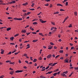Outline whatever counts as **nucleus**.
<instances>
[{"label": "nucleus", "instance_id": "nucleus-1", "mask_svg": "<svg viewBox=\"0 0 78 78\" xmlns=\"http://www.w3.org/2000/svg\"><path fill=\"white\" fill-rule=\"evenodd\" d=\"M52 56V55L51 54H49L48 55L47 57V59H50V58H51Z\"/></svg>", "mask_w": 78, "mask_h": 78}, {"label": "nucleus", "instance_id": "nucleus-2", "mask_svg": "<svg viewBox=\"0 0 78 78\" xmlns=\"http://www.w3.org/2000/svg\"><path fill=\"white\" fill-rule=\"evenodd\" d=\"M23 71L22 70H17L15 71V73H20L21 72H23Z\"/></svg>", "mask_w": 78, "mask_h": 78}, {"label": "nucleus", "instance_id": "nucleus-3", "mask_svg": "<svg viewBox=\"0 0 78 78\" xmlns=\"http://www.w3.org/2000/svg\"><path fill=\"white\" fill-rule=\"evenodd\" d=\"M61 76H66H66H67L66 75V74H64V72L63 73H62L61 74Z\"/></svg>", "mask_w": 78, "mask_h": 78}, {"label": "nucleus", "instance_id": "nucleus-4", "mask_svg": "<svg viewBox=\"0 0 78 78\" xmlns=\"http://www.w3.org/2000/svg\"><path fill=\"white\" fill-rule=\"evenodd\" d=\"M40 21L41 22V23H45V22H47V21H43V20L41 19H40Z\"/></svg>", "mask_w": 78, "mask_h": 78}, {"label": "nucleus", "instance_id": "nucleus-5", "mask_svg": "<svg viewBox=\"0 0 78 78\" xmlns=\"http://www.w3.org/2000/svg\"><path fill=\"white\" fill-rule=\"evenodd\" d=\"M64 61L65 62L69 63V59L67 58H66V59L64 60Z\"/></svg>", "mask_w": 78, "mask_h": 78}, {"label": "nucleus", "instance_id": "nucleus-6", "mask_svg": "<svg viewBox=\"0 0 78 78\" xmlns=\"http://www.w3.org/2000/svg\"><path fill=\"white\" fill-rule=\"evenodd\" d=\"M27 32V31L25 30H21V33H25Z\"/></svg>", "mask_w": 78, "mask_h": 78}, {"label": "nucleus", "instance_id": "nucleus-7", "mask_svg": "<svg viewBox=\"0 0 78 78\" xmlns=\"http://www.w3.org/2000/svg\"><path fill=\"white\" fill-rule=\"evenodd\" d=\"M14 71H12L10 72L9 73L11 75H13L14 73Z\"/></svg>", "mask_w": 78, "mask_h": 78}, {"label": "nucleus", "instance_id": "nucleus-8", "mask_svg": "<svg viewBox=\"0 0 78 78\" xmlns=\"http://www.w3.org/2000/svg\"><path fill=\"white\" fill-rule=\"evenodd\" d=\"M28 4V2H26L25 3L23 4V6H27V5Z\"/></svg>", "mask_w": 78, "mask_h": 78}, {"label": "nucleus", "instance_id": "nucleus-9", "mask_svg": "<svg viewBox=\"0 0 78 78\" xmlns=\"http://www.w3.org/2000/svg\"><path fill=\"white\" fill-rule=\"evenodd\" d=\"M57 6H62V7L63 6V5H62L61 4H57Z\"/></svg>", "mask_w": 78, "mask_h": 78}, {"label": "nucleus", "instance_id": "nucleus-10", "mask_svg": "<svg viewBox=\"0 0 78 78\" xmlns=\"http://www.w3.org/2000/svg\"><path fill=\"white\" fill-rule=\"evenodd\" d=\"M58 64V63H57V62H56V63H54L51 66H55V65H56V64Z\"/></svg>", "mask_w": 78, "mask_h": 78}, {"label": "nucleus", "instance_id": "nucleus-11", "mask_svg": "<svg viewBox=\"0 0 78 78\" xmlns=\"http://www.w3.org/2000/svg\"><path fill=\"white\" fill-rule=\"evenodd\" d=\"M59 52L60 53H63L64 52V51L63 50H60L59 51Z\"/></svg>", "mask_w": 78, "mask_h": 78}, {"label": "nucleus", "instance_id": "nucleus-12", "mask_svg": "<svg viewBox=\"0 0 78 78\" xmlns=\"http://www.w3.org/2000/svg\"><path fill=\"white\" fill-rule=\"evenodd\" d=\"M11 27H9L7 29V31H9V30H11Z\"/></svg>", "mask_w": 78, "mask_h": 78}, {"label": "nucleus", "instance_id": "nucleus-13", "mask_svg": "<svg viewBox=\"0 0 78 78\" xmlns=\"http://www.w3.org/2000/svg\"><path fill=\"white\" fill-rule=\"evenodd\" d=\"M59 69H55V70H54V72H58V71H59Z\"/></svg>", "mask_w": 78, "mask_h": 78}, {"label": "nucleus", "instance_id": "nucleus-14", "mask_svg": "<svg viewBox=\"0 0 78 78\" xmlns=\"http://www.w3.org/2000/svg\"><path fill=\"white\" fill-rule=\"evenodd\" d=\"M59 13V12H55L54 13V14H58Z\"/></svg>", "mask_w": 78, "mask_h": 78}, {"label": "nucleus", "instance_id": "nucleus-15", "mask_svg": "<svg viewBox=\"0 0 78 78\" xmlns=\"http://www.w3.org/2000/svg\"><path fill=\"white\" fill-rule=\"evenodd\" d=\"M39 35H41V36H44L43 35V34L42 33H39Z\"/></svg>", "mask_w": 78, "mask_h": 78}, {"label": "nucleus", "instance_id": "nucleus-16", "mask_svg": "<svg viewBox=\"0 0 78 78\" xmlns=\"http://www.w3.org/2000/svg\"><path fill=\"white\" fill-rule=\"evenodd\" d=\"M37 41H38L37 40H34L32 42H37Z\"/></svg>", "mask_w": 78, "mask_h": 78}, {"label": "nucleus", "instance_id": "nucleus-17", "mask_svg": "<svg viewBox=\"0 0 78 78\" xmlns=\"http://www.w3.org/2000/svg\"><path fill=\"white\" fill-rule=\"evenodd\" d=\"M53 48V46H51V47H49L48 48V50H51V49H52Z\"/></svg>", "mask_w": 78, "mask_h": 78}, {"label": "nucleus", "instance_id": "nucleus-18", "mask_svg": "<svg viewBox=\"0 0 78 78\" xmlns=\"http://www.w3.org/2000/svg\"><path fill=\"white\" fill-rule=\"evenodd\" d=\"M14 38V37H11L10 39L11 41H13Z\"/></svg>", "mask_w": 78, "mask_h": 78}, {"label": "nucleus", "instance_id": "nucleus-19", "mask_svg": "<svg viewBox=\"0 0 78 78\" xmlns=\"http://www.w3.org/2000/svg\"><path fill=\"white\" fill-rule=\"evenodd\" d=\"M36 61H37V59L36 58L34 59L33 60L34 62H35Z\"/></svg>", "mask_w": 78, "mask_h": 78}, {"label": "nucleus", "instance_id": "nucleus-20", "mask_svg": "<svg viewBox=\"0 0 78 78\" xmlns=\"http://www.w3.org/2000/svg\"><path fill=\"white\" fill-rule=\"evenodd\" d=\"M11 62V61L7 60L5 62H6V63H8V62Z\"/></svg>", "mask_w": 78, "mask_h": 78}, {"label": "nucleus", "instance_id": "nucleus-21", "mask_svg": "<svg viewBox=\"0 0 78 78\" xmlns=\"http://www.w3.org/2000/svg\"><path fill=\"white\" fill-rule=\"evenodd\" d=\"M6 27H2L0 28V29H3V28H6Z\"/></svg>", "mask_w": 78, "mask_h": 78}, {"label": "nucleus", "instance_id": "nucleus-22", "mask_svg": "<svg viewBox=\"0 0 78 78\" xmlns=\"http://www.w3.org/2000/svg\"><path fill=\"white\" fill-rule=\"evenodd\" d=\"M16 51H17V50L16 49H15L14 51L12 52V53H15V52H16Z\"/></svg>", "mask_w": 78, "mask_h": 78}, {"label": "nucleus", "instance_id": "nucleus-23", "mask_svg": "<svg viewBox=\"0 0 78 78\" xmlns=\"http://www.w3.org/2000/svg\"><path fill=\"white\" fill-rule=\"evenodd\" d=\"M73 72H72L70 74V75H69V77H70V76H72V75L73 74Z\"/></svg>", "mask_w": 78, "mask_h": 78}, {"label": "nucleus", "instance_id": "nucleus-24", "mask_svg": "<svg viewBox=\"0 0 78 78\" xmlns=\"http://www.w3.org/2000/svg\"><path fill=\"white\" fill-rule=\"evenodd\" d=\"M37 23L36 22H34L33 23V25H36V24H37Z\"/></svg>", "mask_w": 78, "mask_h": 78}, {"label": "nucleus", "instance_id": "nucleus-25", "mask_svg": "<svg viewBox=\"0 0 78 78\" xmlns=\"http://www.w3.org/2000/svg\"><path fill=\"white\" fill-rule=\"evenodd\" d=\"M74 14L75 16H77V12H74Z\"/></svg>", "mask_w": 78, "mask_h": 78}, {"label": "nucleus", "instance_id": "nucleus-26", "mask_svg": "<svg viewBox=\"0 0 78 78\" xmlns=\"http://www.w3.org/2000/svg\"><path fill=\"white\" fill-rule=\"evenodd\" d=\"M4 51H5L4 50H3L2 51H1V54H3L4 53Z\"/></svg>", "mask_w": 78, "mask_h": 78}, {"label": "nucleus", "instance_id": "nucleus-27", "mask_svg": "<svg viewBox=\"0 0 78 78\" xmlns=\"http://www.w3.org/2000/svg\"><path fill=\"white\" fill-rule=\"evenodd\" d=\"M57 75V73H54L53 74V76H56Z\"/></svg>", "mask_w": 78, "mask_h": 78}, {"label": "nucleus", "instance_id": "nucleus-28", "mask_svg": "<svg viewBox=\"0 0 78 78\" xmlns=\"http://www.w3.org/2000/svg\"><path fill=\"white\" fill-rule=\"evenodd\" d=\"M59 56H60V55H57V56L55 57V59H57V58H58V57H59Z\"/></svg>", "mask_w": 78, "mask_h": 78}, {"label": "nucleus", "instance_id": "nucleus-29", "mask_svg": "<svg viewBox=\"0 0 78 78\" xmlns=\"http://www.w3.org/2000/svg\"><path fill=\"white\" fill-rule=\"evenodd\" d=\"M72 27V25L71 24H70L69 26H68V27L69 28H71V27Z\"/></svg>", "mask_w": 78, "mask_h": 78}, {"label": "nucleus", "instance_id": "nucleus-30", "mask_svg": "<svg viewBox=\"0 0 78 78\" xmlns=\"http://www.w3.org/2000/svg\"><path fill=\"white\" fill-rule=\"evenodd\" d=\"M30 10H31V11H34L35 9L34 8L33 9H29Z\"/></svg>", "mask_w": 78, "mask_h": 78}, {"label": "nucleus", "instance_id": "nucleus-31", "mask_svg": "<svg viewBox=\"0 0 78 78\" xmlns=\"http://www.w3.org/2000/svg\"><path fill=\"white\" fill-rule=\"evenodd\" d=\"M4 77H5V76L4 75H2L0 76V78H3Z\"/></svg>", "mask_w": 78, "mask_h": 78}, {"label": "nucleus", "instance_id": "nucleus-32", "mask_svg": "<svg viewBox=\"0 0 78 78\" xmlns=\"http://www.w3.org/2000/svg\"><path fill=\"white\" fill-rule=\"evenodd\" d=\"M42 57H39V58H38V59H39V60H42Z\"/></svg>", "mask_w": 78, "mask_h": 78}, {"label": "nucleus", "instance_id": "nucleus-33", "mask_svg": "<svg viewBox=\"0 0 78 78\" xmlns=\"http://www.w3.org/2000/svg\"><path fill=\"white\" fill-rule=\"evenodd\" d=\"M12 4H14V3H16V1H12Z\"/></svg>", "mask_w": 78, "mask_h": 78}, {"label": "nucleus", "instance_id": "nucleus-34", "mask_svg": "<svg viewBox=\"0 0 78 78\" xmlns=\"http://www.w3.org/2000/svg\"><path fill=\"white\" fill-rule=\"evenodd\" d=\"M68 73V71H66V72H63V73H65V74H67Z\"/></svg>", "mask_w": 78, "mask_h": 78}, {"label": "nucleus", "instance_id": "nucleus-35", "mask_svg": "<svg viewBox=\"0 0 78 78\" xmlns=\"http://www.w3.org/2000/svg\"><path fill=\"white\" fill-rule=\"evenodd\" d=\"M51 23L52 24V25H55V23H54V22H51Z\"/></svg>", "mask_w": 78, "mask_h": 78}, {"label": "nucleus", "instance_id": "nucleus-36", "mask_svg": "<svg viewBox=\"0 0 78 78\" xmlns=\"http://www.w3.org/2000/svg\"><path fill=\"white\" fill-rule=\"evenodd\" d=\"M14 20H18V18H14Z\"/></svg>", "mask_w": 78, "mask_h": 78}, {"label": "nucleus", "instance_id": "nucleus-37", "mask_svg": "<svg viewBox=\"0 0 78 78\" xmlns=\"http://www.w3.org/2000/svg\"><path fill=\"white\" fill-rule=\"evenodd\" d=\"M51 73H53V72L52 71L48 72V74H51Z\"/></svg>", "mask_w": 78, "mask_h": 78}, {"label": "nucleus", "instance_id": "nucleus-38", "mask_svg": "<svg viewBox=\"0 0 78 78\" xmlns=\"http://www.w3.org/2000/svg\"><path fill=\"white\" fill-rule=\"evenodd\" d=\"M32 34H37V33L36 32H33L32 33Z\"/></svg>", "mask_w": 78, "mask_h": 78}, {"label": "nucleus", "instance_id": "nucleus-39", "mask_svg": "<svg viewBox=\"0 0 78 78\" xmlns=\"http://www.w3.org/2000/svg\"><path fill=\"white\" fill-rule=\"evenodd\" d=\"M36 20H38V19H34L32 20L33 22H34V21H36Z\"/></svg>", "mask_w": 78, "mask_h": 78}, {"label": "nucleus", "instance_id": "nucleus-40", "mask_svg": "<svg viewBox=\"0 0 78 78\" xmlns=\"http://www.w3.org/2000/svg\"><path fill=\"white\" fill-rule=\"evenodd\" d=\"M68 18H69V16H67L65 18V19L64 20L66 21L67 20V19H68Z\"/></svg>", "mask_w": 78, "mask_h": 78}, {"label": "nucleus", "instance_id": "nucleus-41", "mask_svg": "<svg viewBox=\"0 0 78 78\" xmlns=\"http://www.w3.org/2000/svg\"><path fill=\"white\" fill-rule=\"evenodd\" d=\"M22 18H18V20H22Z\"/></svg>", "mask_w": 78, "mask_h": 78}, {"label": "nucleus", "instance_id": "nucleus-42", "mask_svg": "<svg viewBox=\"0 0 78 78\" xmlns=\"http://www.w3.org/2000/svg\"><path fill=\"white\" fill-rule=\"evenodd\" d=\"M9 64H14V62H10Z\"/></svg>", "mask_w": 78, "mask_h": 78}, {"label": "nucleus", "instance_id": "nucleus-43", "mask_svg": "<svg viewBox=\"0 0 78 78\" xmlns=\"http://www.w3.org/2000/svg\"><path fill=\"white\" fill-rule=\"evenodd\" d=\"M60 11H65L64 10L62 9H60Z\"/></svg>", "mask_w": 78, "mask_h": 78}, {"label": "nucleus", "instance_id": "nucleus-44", "mask_svg": "<svg viewBox=\"0 0 78 78\" xmlns=\"http://www.w3.org/2000/svg\"><path fill=\"white\" fill-rule=\"evenodd\" d=\"M27 36H28V35H29V34H30V33H26Z\"/></svg>", "mask_w": 78, "mask_h": 78}, {"label": "nucleus", "instance_id": "nucleus-45", "mask_svg": "<svg viewBox=\"0 0 78 78\" xmlns=\"http://www.w3.org/2000/svg\"><path fill=\"white\" fill-rule=\"evenodd\" d=\"M10 45H15V43H11L10 44Z\"/></svg>", "mask_w": 78, "mask_h": 78}, {"label": "nucleus", "instance_id": "nucleus-46", "mask_svg": "<svg viewBox=\"0 0 78 78\" xmlns=\"http://www.w3.org/2000/svg\"><path fill=\"white\" fill-rule=\"evenodd\" d=\"M49 67H50V66H48V67H47L45 69H46V70H47V69H48V68H49Z\"/></svg>", "mask_w": 78, "mask_h": 78}, {"label": "nucleus", "instance_id": "nucleus-47", "mask_svg": "<svg viewBox=\"0 0 78 78\" xmlns=\"http://www.w3.org/2000/svg\"><path fill=\"white\" fill-rule=\"evenodd\" d=\"M19 35V34H16L14 35L15 37H16L17 36Z\"/></svg>", "mask_w": 78, "mask_h": 78}, {"label": "nucleus", "instance_id": "nucleus-48", "mask_svg": "<svg viewBox=\"0 0 78 78\" xmlns=\"http://www.w3.org/2000/svg\"><path fill=\"white\" fill-rule=\"evenodd\" d=\"M34 3H33L32 4V5H31V7H33V6H34Z\"/></svg>", "mask_w": 78, "mask_h": 78}, {"label": "nucleus", "instance_id": "nucleus-49", "mask_svg": "<svg viewBox=\"0 0 78 78\" xmlns=\"http://www.w3.org/2000/svg\"><path fill=\"white\" fill-rule=\"evenodd\" d=\"M25 62H26V63H27V64H29V63H28V62L27 60L25 61Z\"/></svg>", "mask_w": 78, "mask_h": 78}, {"label": "nucleus", "instance_id": "nucleus-50", "mask_svg": "<svg viewBox=\"0 0 78 78\" xmlns=\"http://www.w3.org/2000/svg\"><path fill=\"white\" fill-rule=\"evenodd\" d=\"M68 5V2H66V6H67Z\"/></svg>", "mask_w": 78, "mask_h": 78}, {"label": "nucleus", "instance_id": "nucleus-51", "mask_svg": "<svg viewBox=\"0 0 78 78\" xmlns=\"http://www.w3.org/2000/svg\"><path fill=\"white\" fill-rule=\"evenodd\" d=\"M8 19H12V17H8Z\"/></svg>", "mask_w": 78, "mask_h": 78}, {"label": "nucleus", "instance_id": "nucleus-52", "mask_svg": "<svg viewBox=\"0 0 78 78\" xmlns=\"http://www.w3.org/2000/svg\"><path fill=\"white\" fill-rule=\"evenodd\" d=\"M71 50H74V47H71Z\"/></svg>", "mask_w": 78, "mask_h": 78}, {"label": "nucleus", "instance_id": "nucleus-53", "mask_svg": "<svg viewBox=\"0 0 78 78\" xmlns=\"http://www.w3.org/2000/svg\"><path fill=\"white\" fill-rule=\"evenodd\" d=\"M74 69H75V70H78V67L74 68Z\"/></svg>", "mask_w": 78, "mask_h": 78}, {"label": "nucleus", "instance_id": "nucleus-54", "mask_svg": "<svg viewBox=\"0 0 78 78\" xmlns=\"http://www.w3.org/2000/svg\"><path fill=\"white\" fill-rule=\"evenodd\" d=\"M31 14V12H28L27 13V15H29V14Z\"/></svg>", "mask_w": 78, "mask_h": 78}, {"label": "nucleus", "instance_id": "nucleus-55", "mask_svg": "<svg viewBox=\"0 0 78 78\" xmlns=\"http://www.w3.org/2000/svg\"><path fill=\"white\" fill-rule=\"evenodd\" d=\"M60 73H61V72H60V71H59L57 72V74H58V75H59V74H60Z\"/></svg>", "mask_w": 78, "mask_h": 78}, {"label": "nucleus", "instance_id": "nucleus-56", "mask_svg": "<svg viewBox=\"0 0 78 78\" xmlns=\"http://www.w3.org/2000/svg\"><path fill=\"white\" fill-rule=\"evenodd\" d=\"M11 51H10L7 54V55H11Z\"/></svg>", "mask_w": 78, "mask_h": 78}, {"label": "nucleus", "instance_id": "nucleus-57", "mask_svg": "<svg viewBox=\"0 0 78 78\" xmlns=\"http://www.w3.org/2000/svg\"><path fill=\"white\" fill-rule=\"evenodd\" d=\"M52 64H53V63H50L48 64V66H51V65H52Z\"/></svg>", "mask_w": 78, "mask_h": 78}, {"label": "nucleus", "instance_id": "nucleus-58", "mask_svg": "<svg viewBox=\"0 0 78 78\" xmlns=\"http://www.w3.org/2000/svg\"><path fill=\"white\" fill-rule=\"evenodd\" d=\"M50 44H51V45H54V44H53V43L52 42H51Z\"/></svg>", "mask_w": 78, "mask_h": 78}, {"label": "nucleus", "instance_id": "nucleus-59", "mask_svg": "<svg viewBox=\"0 0 78 78\" xmlns=\"http://www.w3.org/2000/svg\"><path fill=\"white\" fill-rule=\"evenodd\" d=\"M27 13H24L23 14V15L24 16H27Z\"/></svg>", "mask_w": 78, "mask_h": 78}, {"label": "nucleus", "instance_id": "nucleus-60", "mask_svg": "<svg viewBox=\"0 0 78 78\" xmlns=\"http://www.w3.org/2000/svg\"><path fill=\"white\" fill-rule=\"evenodd\" d=\"M22 48H23V47H20V48L21 50L22 49Z\"/></svg>", "mask_w": 78, "mask_h": 78}, {"label": "nucleus", "instance_id": "nucleus-61", "mask_svg": "<svg viewBox=\"0 0 78 78\" xmlns=\"http://www.w3.org/2000/svg\"><path fill=\"white\" fill-rule=\"evenodd\" d=\"M9 4H12V2H9Z\"/></svg>", "mask_w": 78, "mask_h": 78}, {"label": "nucleus", "instance_id": "nucleus-62", "mask_svg": "<svg viewBox=\"0 0 78 78\" xmlns=\"http://www.w3.org/2000/svg\"><path fill=\"white\" fill-rule=\"evenodd\" d=\"M33 57H30V60H31V61H33Z\"/></svg>", "mask_w": 78, "mask_h": 78}, {"label": "nucleus", "instance_id": "nucleus-63", "mask_svg": "<svg viewBox=\"0 0 78 78\" xmlns=\"http://www.w3.org/2000/svg\"><path fill=\"white\" fill-rule=\"evenodd\" d=\"M24 56H26V57H27V54H24Z\"/></svg>", "mask_w": 78, "mask_h": 78}, {"label": "nucleus", "instance_id": "nucleus-64", "mask_svg": "<svg viewBox=\"0 0 78 78\" xmlns=\"http://www.w3.org/2000/svg\"><path fill=\"white\" fill-rule=\"evenodd\" d=\"M69 45H70V46H72L73 45V44L72 43H70Z\"/></svg>", "mask_w": 78, "mask_h": 78}]
</instances>
